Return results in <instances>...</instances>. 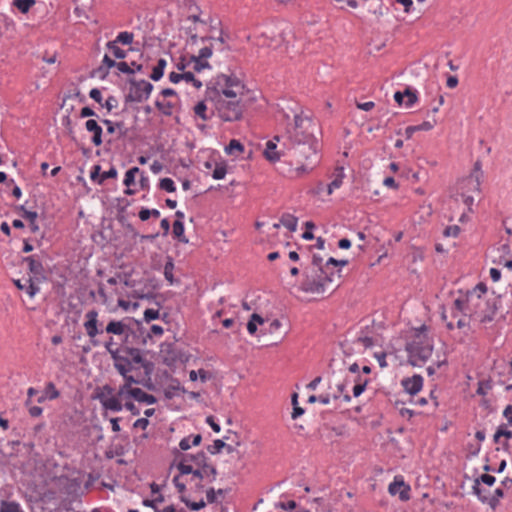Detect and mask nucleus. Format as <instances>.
I'll list each match as a JSON object with an SVG mask.
<instances>
[{"label":"nucleus","instance_id":"nucleus-1","mask_svg":"<svg viewBox=\"0 0 512 512\" xmlns=\"http://www.w3.org/2000/svg\"><path fill=\"white\" fill-rule=\"evenodd\" d=\"M313 121L309 116H303L302 112L294 113V125L287 129L291 146L287 154L297 162H309L317 165L320 162V143L309 131Z\"/></svg>","mask_w":512,"mask_h":512},{"label":"nucleus","instance_id":"nucleus-2","mask_svg":"<svg viewBox=\"0 0 512 512\" xmlns=\"http://www.w3.org/2000/svg\"><path fill=\"white\" fill-rule=\"evenodd\" d=\"M129 329L127 330L122 345L125 355L140 367L145 369L146 374H150L152 370V363L145 357L142 348L151 339V334L146 331L141 321L134 319L130 322Z\"/></svg>","mask_w":512,"mask_h":512},{"label":"nucleus","instance_id":"nucleus-3","mask_svg":"<svg viewBox=\"0 0 512 512\" xmlns=\"http://www.w3.org/2000/svg\"><path fill=\"white\" fill-rule=\"evenodd\" d=\"M434 340L428 335V327L423 324L413 329L412 338L405 345L408 362L414 367L423 366L432 356Z\"/></svg>","mask_w":512,"mask_h":512},{"label":"nucleus","instance_id":"nucleus-4","mask_svg":"<svg viewBox=\"0 0 512 512\" xmlns=\"http://www.w3.org/2000/svg\"><path fill=\"white\" fill-rule=\"evenodd\" d=\"M244 84L235 75L219 74L212 78L206 88V100L235 98L242 94Z\"/></svg>","mask_w":512,"mask_h":512},{"label":"nucleus","instance_id":"nucleus-5","mask_svg":"<svg viewBox=\"0 0 512 512\" xmlns=\"http://www.w3.org/2000/svg\"><path fill=\"white\" fill-rule=\"evenodd\" d=\"M335 272L320 268H305L300 289L306 293L322 294L334 281Z\"/></svg>","mask_w":512,"mask_h":512},{"label":"nucleus","instance_id":"nucleus-6","mask_svg":"<svg viewBox=\"0 0 512 512\" xmlns=\"http://www.w3.org/2000/svg\"><path fill=\"white\" fill-rule=\"evenodd\" d=\"M219 118L224 122H235L242 119L245 104L241 98L216 99L212 102Z\"/></svg>","mask_w":512,"mask_h":512},{"label":"nucleus","instance_id":"nucleus-7","mask_svg":"<svg viewBox=\"0 0 512 512\" xmlns=\"http://www.w3.org/2000/svg\"><path fill=\"white\" fill-rule=\"evenodd\" d=\"M128 83L129 93L125 96V102L141 103L150 97L153 90V85L150 82L144 79L137 80L135 78H130Z\"/></svg>","mask_w":512,"mask_h":512},{"label":"nucleus","instance_id":"nucleus-8","mask_svg":"<svg viewBox=\"0 0 512 512\" xmlns=\"http://www.w3.org/2000/svg\"><path fill=\"white\" fill-rule=\"evenodd\" d=\"M113 395L114 389L110 385H105L103 386L101 393L97 395V398L104 409L119 412L123 409V404L120 402L118 397H113Z\"/></svg>","mask_w":512,"mask_h":512},{"label":"nucleus","instance_id":"nucleus-9","mask_svg":"<svg viewBox=\"0 0 512 512\" xmlns=\"http://www.w3.org/2000/svg\"><path fill=\"white\" fill-rule=\"evenodd\" d=\"M22 262L28 264V270L32 274L31 278H34L37 282L46 279V271L41 256L37 254L26 256L23 257Z\"/></svg>","mask_w":512,"mask_h":512},{"label":"nucleus","instance_id":"nucleus-10","mask_svg":"<svg viewBox=\"0 0 512 512\" xmlns=\"http://www.w3.org/2000/svg\"><path fill=\"white\" fill-rule=\"evenodd\" d=\"M86 321L83 326L87 335L90 337L93 346H99L100 342L95 338L102 330L98 329V312L95 309L89 310L85 314Z\"/></svg>","mask_w":512,"mask_h":512},{"label":"nucleus","instance_id":"nucleus-11","mask_svg":"<svg viewBox=\"0 0 512 512\" xmlns=\"http://www.w3.org/2000/svg\"><path fill=\"white\" fill-rule=\"evenodd\" d=\"M136 363L132 361L131 359L126 358L123 360V362H120V365L123 367V371L119 366H114V368L117 370V372L123 377L124 384L123 386H128V389H134L132 387V384H142V380L134 377L133 375L129 374L133 370H136L137 368L134 366Z\"/></svg>","mask_w":512,"mask_h":512},{"label":"nucleus","instance_id":"nucleus-12","mask_svg":"<svg viewBox=\"0 0 512 512\" xmlns=\"http://www.w3.org/2000/svg\"><path fill=\"white\" fill-rule=\"evenodd\" d=\"M410 491V486L405 483L402 476H395L388 486V492L392 496L399 495L401 501H408L410 499Z\"/></svg>","mask_w":512,"mask_h":512},{"label":"nucleus","instance_id":"nucleus-13","mask_svg":"<svg viewBox=\"0 0 512 512\" xmlns=\"http://www.w3.org/2000/svg\"><path fill=\"white\" fill-rule=\"evenodd\" d=\"M105 348L107 352L110 354L111 359L113 360V366H119V369L121 368L122 371L124 370L122 365H120V362H123L127 357L124 353L123 345L122 343L117 346V344L114 342L113 337H110L108 341L105 342Z\"/></svg>","mask_w":512,"mask_h":512},{"label":"nucleus","instance_id":"nucleus-14","mask_svg":"<svg viewBox=\"0 0 512 512\" xmlns=\"http://www.w3.org/2000/svg\"><path fill=\"white\" fill-rule=\"evenodd\" d=\"M300 165L296 168H293L292 166L289 167H279V171L282 175L285 177H288L290 179H297L300 178L303 174L310 173L316 165L310 164L309 162L302 161L299 162Z\"/></svg>","mask_w":512,"mask_h":512},{"label":"nucleus","instance_id":"nucleus-15","mask_svg":"<svg viewBox=\"0 0 512 512\" xmlns=\"http://www.w3.org/2000/svg\"><path fill=\"white\" fill-rule=\"evenodd\" d=\"M134 318L125 317L122 320L116 321L111 320L105 328V331L109 334H114L117 336H125L127 330L129 329L130 322H133Z\"/></svg>","mask_w":512,"mask_h":512},{"label":"nucleus","instance_id":"nucleus-16","mask_svg":"<svg viewBox=\"0 0 512 512\" xmlns=\"http://www.w3.org/2000/svg\"><path fill=\"white\" fill-rule=\"evenodd\" d=\"M280 137L275 136L272 140L267 141L266 147L264 149V157L271 163H275L280 160L281 156H285L286 153H284L281 150H278L277 148V141H279Z\"/></svg>","mask_w":512,"mask_h":512},{"label":"nucleus","instance_id":"nucleus-17","mask_svg":"<svg viewBox=\"0 0 512 512\" xmlns=\"http://www.w3.org/2000/svg\"><path fill=\"white\" fill-rule=\"evenodd\" d=\"M496 481V478L490 474H482L480 477L476 478L474 480V484L472 486V490H473V493L475 495H477L478 499L482 502V503H485L488 501V497H486L485 495L482 494V490L480 488V484L483 483L485 485H488V486H492L494 485Z\"/></svg>","mask_w":512,"mask_h":512},{"label":"nucleus","instance_id":"nucleus-18","mask_svg":"<svg viewBox=\"0 0 512 512\" xmlns=\"http://www.w3.org/2000/svg\"><path fill=\"white\" fill-rule=\"evenodd\" d=\"M401 385L410 395H416L423 387V377L415 374L412 377L402 379Z\"/></svg>","mask_w":512,"mask_h":512},{"label":"nucleus","instance_id":"nucleus-19","mask_svg":"<svg viewBox=\"0 0 512 512\" xmlns=\"http://www.w3.org/2000/svg\"><path fill=\"white\" fill-rule=\"evenodd\" d=\"M85 128L88 132L92 133L91 142L94 144V146H101L103 143V130L98 122L95 119H88L85 122Z\"/></svg>","mask_w":512,"mask_h":512},{"label":"nucleus","instance_id":"nucleus-20","mask_svg":"<svg viewBox=\"0 0 512 512\" xmlns=\"http://www.w3.org/2000/svg\"><path fill=\"white\" fill-rule=\"evenodd\" d=\"M482 176L481 172V162L476 161L474 164L473 172L470 174V176L466 179V182L469 186L470 191H480V185L481 181L480 178Z\"/></svg>","mask_w":512,"mask_h":512},{"label":"nucleus","instance_id":"nucleus-21","mask_svg":"<svg viewBox=\"0 0 512 512\" xmlns=\"http://www.w3.org/2000/svg\"><path fill=\"white\" fill-rule=\"evenodd\" d=\"M344 178V168L341 166L336 167L333 173V180L327 185V194L331 195L335 189L340 188L343 184Z\"/></svg>","mask_w":512,"mask_h":512},{"label":"nucleus","instance_id":"nucleus-22","mask_svg":"<svg viewBox=\"0 0 512 512\" xmlns=\"http://www.w3.org/2000/svg\"><path fill=\"white\" fill-rule=\"evenodd\" d=\"M60 396V392L57 390L53 382H48L45 385L44 391L37 398V403H43L46 400H55Z\"/></svg>","mask_w":512,"mask_h":512},{"label":"nucleus","instance_id":"nucleus-23","mask_svg":"<svg viewBox=\"0 0 512 512\" xmlns=\"http://www.w3.org/2000/svg\"><path fill=\"white\" fill-rule=\"evenodd\" d=\"M131 392V398L134 400L140 402V403H146L148 405L155 404L157 402V398L152 395L144 392L140 388H134Z\"/></svg>","mask_w":512,"mask_h":512},{"label":"nucleus","instance_id":"nucleus-24","mask_svg":"<svg viewBox=\"0 0 512 512\" xmlns=\"http://www.w3.org/2000/svg\"><path fill=\"white\" fill-rule=\"evenodd\" d=\"M101 122L106 125L109 134L115 133L116 130H119V137H124L127 134L128 129L123 121L114 122L109 119H101Z\"/></svg>","mask_w":512,"mask_h":512},{"label":"nucleus","instance_id":"nucleus-25","mask_svg":"<svg viewBox=\"0 0 512 512\" xmlns=\"http://www.w3.org/2000/svg\"><path fill=\"white\" fill-rule=\"evenodd\" d=\"M15 31V22L6 14L0 13V35L9 36Z\"/></svg>","mask_w":512,"mask_h":512},{"label":"nucleus","instance_id":"nucleus-26","mask_svg":"<svg viewBox=\"0 0 512 512\" xmlns=\"http://www.w3.org/2000/svg\"><path fill=\"white\" fill-rule=\"evenodd\" d=\"M280 225L286 227L290 232H294L297 229L298 218L292 214L285 213L280 218V224H274L275 228H279Z\"/></svg>","mask_w":512,"mask_h":512},{"label":"nucleus","instance_id":"nucleus-27","mask_svg":"<svg viewBox=\"0 0 512 512\" xmlns=\"http://www.w3.org/2000/svg\"><path fill=\"white\" fill-rule=\"evenodd\" d=\"M116 61L109 57L107 54L104 55L101 65L97 68L96 73L100 75L101 79H105L109 74V69L115 67Z\"/></svg>","mask_w":512,"mask_h":512},{"label":"nucleus","instance_id":"nucleus-28","mask_svg":"<svg viewBox=\"0 0 512 512\" xmlns=\"http://www.w3.org/2000/svg\"><path fill=\"white\" fill-rule=\"evenodd\" d=\"M183 460L188 461L189 463H194L197 467L201 468V466H206L207 456L203 451H199L196 454H181Z\"/></svg>","mask_w":512,"mask_h":512},{"label":"nucleus","instance_id":"nucleus-29","mask_svg":"<svg viewBox=\"0 0 512 512\" xmlns=\"http://www.w3.org/2000/svg\"><path fill=\"white\" fill-rule=\"evenodd\" d=\"M172 234L173 237L181 243L187 244L189 242L188 238L185 236V228L183 221H174Z\"/></svg>","mask_w":512,"mask_h":512},{"label":"nucleus","instance_id":"nucleus-30","mask_svg":"<svg viewBox=\"0 0 512 512\" xmlns=\"http://www.w3.org/2000/svg\"><path fill=\"white\" fill-rule=\"evenodd\" d=\"M474 300V293H467L465 297L455 299L454 306L458 312L466 313L469 310L468 304Z\"/></svg>","mask_w":512,"mask_h":512},{"label":"nucleus","instance_id":"nucleus-31","mask_svg":"<svg viewBox=\"0 0 512 512\" xmlns=\"http://www.w3.org/2000/svg\"><path fill=\"white\" fill-rule=\"evenodd\" d=\"M179 392L186 393V389L180 385L178 380H173L164 391L167 399H172L179 394Z\"/></svg>","mask_w":512,"mask_h":512},{"label":"nucleus","instance_id":"nucleus-32","mask_svg":"<svg viewBox=\"0 0 512 512\" xmlns=\"http://www.w3.org/2000/svg\"><path fill=\"white\" fill-rule=\"evenodd\" d=\"M225 152L231 156H238L244 152V145L237 139H232L225 147Z\"/></svg>","mask_w":512,"mask_h":512},{"label":"nucleus","instance_id":"nucleus-33","mask_svg":"<svg viewBox=\"0 0 512 512\" xmlns=\"http://www.w3.org/2000/svg\"><path fill=\"white\" fill-rule=\"evenodd\" d=\"M106 48L113 54V56L117 59H124L127 57V51L119 47V44L114 41H108L106 43Z\"/></svg>","mask_w":512,"mask_h":512},{"label":"nucleus","instance_id":"nucleus-34","mask_svg":"<svg viewBox=\"0 0 512 512\" xmlns=\"http://www.w3.org/2000/svg\"><path fill=\"white\" fill-rule=\"evenodd\" d=\"M485 304L488 306V312H486L480 319V322L487 323L491 322L494 319V316L497 311V301L493 299L492 303L486 301Z\"/></svg>","mask_w":512,"mask_h":512},{"label":"nucleus","instance_id":"nucleus-35","mask_svg":"<svg viewBox=\"0 0 512 512\" xmlns=\"http://www.w3.org/2000/svg\"><path fill=\"white\" fill-rule=\"evenodd\" d=\"M35 3V0H12V6L16 7L23 14L28 13Z\"/></svg>","mask_w":512,"mask_h":512},{"label":"nucleus","instance_id":"nucleus-36","mask_svg":"<svg viewBox=\"0 0 512 512\" xmlns=\"http://www.w3.org/2000/svg\"><path fill=\"white\" fill-rule=\"evenodd\" d=\"M0 512H24L20 504L16 501H5L0 502Z\"/></svg>","mask_w":512,"mask_h":512},{"label":"nucleus","instance_id":"nucleus-37","mask_svg":"<svg viewBox=\"0 0 512 512\" xmlns=\"http://www.w3.org/2000/svg\"><path fill=\"white\" fill-rule=\"evenodd\" d=\"M22 217L29 221L30 230L36 233L39 230V225L36 223L38 213L36 211H24Z\"/></svg>","mask_w":512,"mask_h":512},{"label":"nucleus","instance_id":"nucleus-38","mask_svg":"<svg viewBox=\"0 0 512 512\" xmlns=\"http://www.w3.org/2000/svg\"><path fill=\"white\" fill-rule=\"evenodd\" d=\"M405 103L404 106L406 108H411L418 101V94L415 89L407 87L405 89Z\"/></svg>","mask_w":512,"mask_h":512},{"label":"nucleus","instance_id":"nucleus-39","mask_svg":"<svg viewBox=\"0 0 512 512\" xmlns=\"http://www.w3.org/2000/svg\"><path fill=\"white\" fill-rule=\"evenodd\" d=\"M263 322H264V320L260 315L253 313L251 315L250 320L247 323V330H248L249 334L254 335L257 331V325L263 324Z\"/></svg>","mask_w":512,"mask_h":512},{"label":"nucleus","instance_id":"nucleus-40","mask_svg":"<svg viewBox=\"0 0 512 512\" xmlns=\"http://www.w3.org/2000/svg\"><path fill=\"white\" fill-rule=\"evenodd\" d=\"M114 41L122 45H131L134 41V34L129 31L119 32Z\"/></svg>","mask_w":512,"mask_h":512},{"label":"nucleus","instance_id":"nucleus-41","mask_svg":"<svg viewBox=\"0 0 512 512\" xmlns=\"http://www.w3.org/2000/svg\"><path fill=\"white\" fill-rule=\"evenodd\" d=\"M201 42L202 43H205L209 40H214L216 42V49L219 50V51H224L226 48H228L226 46V41L223 37V31L220 32V36L217 37V38H214V37H211V36H204V37H201Z\"/></svg>","mask_w":512,"mask_h":512},{"label":"nucleus","instance_id":"nucleus-42","mask_svg":"<svg viewBox=\"0 0 512 512\" xmlns=\"http://www.w3.org/2000/svg\"><path fill=\"white\" fill-rule=\"evenodd\" d=\"M138 173H140V169L138 167H136V166L130 168L129 170H127V172L125 173L123 184L126 187H131L132 185H134L135 184V177H136V175Z\"/></svg>","mask_w":512,"mask_h":512},{"label":"nucleus","instance_id":"nucleus-43","mask_svg":"<svg viewBox=\"0 0 512 512\" xmlns=\"http://www.w3.org/2000/svg\"><path fill=\"white\" fill-rule=\"evenodd\" d=\"M159 189L166 191L168 193H173L176 191V185L174 181L171 178H162L159 180L158 183Z\"/></svg>","mask_w":512,"mask_h":512},{"label":"nucleus","instance_id":"nucleus-44","mask_svg":"<svg viewBox=\"0 0 512 512\" xmlns=\"http://www.w3.org/2000/svg\"><path fill=\"white\" fill-rule=\"evenodd\" d=\"M492 380L491 379H483L478 382V387L476 390V394L480 396H485L489 390L492 389Z\"/></svg>","mask_w":512,"mask_h":512},{"label":"nucleus","instance_id":"nucleus-45","mask_svg":"<svg viewBox=\"0 0 512 512\" xmlns=\"http://www.w3.org/2000/svg\"><path fill=\"white\" fill-rule=\"evenodd\" d=\"M194 113L204 121L210 119V116L207 114V106L205 101H200L195 105Z\"/></svg>","mask_w":512,"mask_h":512},{"label":"nucleus","instance_id":"nucleus-46","mask_svg":"<svg viewBox=\"0 0 512 512\" xmlns=\"http://www.w3.org/2000/svg\"><path fill=\"white\" fill-rule=\"evenodd\" d=\"M164 502V496L162 494H159L154 499H144L142 501V504L146 507H150L154 510V512H160V509L158 508V504Z\"/></svg>","mask_w":512,"mask_h":512},{"label":"nucleus","instance_id":"nucleus-47","mask_svg":"<svg viewBox=\"0 0 512 512\" xmlns=\"http://www.w3.org/2000/svg\"><path fill=\"white\" fill-rule=\"evenodd\" d=\"M191 61L194 62V70L198 73L203 71L204 69L211 68V65L207 61V59H202V58L199 59V57L192 56Z\"/></svg>","mask_w":512,"mask_h":512},{"label":"nucleus","instance_id":"nucleus-48","mask_svg":"<svg viewBox=\"0 0 512 512\" xmlns=\"http://www.w3.org/2000/svg\"><path fill=\"white\" fill-rule=\"evenodd\" d=\"M181 501L185 503V505L193 511H199L200 509L206 506V503L203 499L198 502H193L187 499L185 496L180 497Z\"/></svg>","mask_w":512,"mask_h":512},{"label":"nucleus","instance_id":"nucleus-49","mask_svg":"<svg viewBox=\"0 0 512 512\" xmlns=\"http://www.w3.org/2000/svg\"><path fill=\"white\" fill-rule=\"evenodd\" d=\"M155 106L161 111L164 115L170 116L172 115L173 104L170 101L162 102L160 100L155 101Z\"/></svg>","mask_w":512,"mask_h":512},{"label":"nucleus","instance_id":"nucleus-50","mask_svg":"<svg viewBox=\"0 0 512 512\" xmlns=\"http://www.w3.org/2000/svg\"><path fill=\"white\" fill-rule=\"evenodd\" d=\"M35 282L37 281L34 278L27 280L28 285H26L25 291L30 298H33L40 291V287Z\"/></svg>","mask_w":512,"mask_h":512},{"label":"nucleus","instance_id":"nucleus-51","mask_svg":"<svg viewBox=\"0 0 512 512\" xmlns=\"http://www.w3.org/2000/svg\"><path fill=\"white\" fill-rule=\"evenodd\" d=\"M25 407L28 408L29 415L33 418L39 417L42 415L43 409L40 406L32 405L31 399H27L25 401Z\"/></svg>","mask_w":512,"mask_h":512},{"label":"nucleus","instance_id":"nucleus-52","mask_svg":"<svg viewBox=\"0 0 512 512\" xmlns=\"http://www.w3.org/2000/svg\"><path fill=\"white\" fill-rule=\"evenodd\" d=\"M227 167L224 163L216 164L213 170L212 177L215 180H221L226 176Z\"/></svg>","mask_w":512,"mask_h":512},{"label":"nucleus","instance_id":"nucleus-53","mask_svg":"<svg viewBox=\"0 0 512 512\" xmlns=\"http://www.w3.org/2000/svg\"><path fill=\"white\" fill-rule=\"evenodd\" d=\"M177 469L179 470L181 475L191 474L193 472V466L186 460H183L181 456V460L177 464Z\"/></svg>","mask_w":512,"mask_h":512},{"label":"nucleus","instance_id":"nucleus-54","mask_svg":"<svg viewBox=\"0 0 512 512\" xmlns=\"http://www.w3.org/2000/svg\"><path fill=\"white\" fill-rule=\"evenodd\" d=\"M224 446H225V442L222 439H216V440H214L212 445H209L207 447V451L210 454L215 455V454L220 453L221 450L224 449Z\"/></svg>","mask_w":512,"mask_h":512},{"label":"nucleus","instance_id":"nucleus-55","mask_svg":"<svg viewBox=\"0 0 512 512\" xmlns=\"http://www.w3.org/2000/svg\"><path fill=\"white\" fill-rule=\"evenodd\" d=\"M117 175H118L117 169L114 166H111L108 171H105L101 174L100 178L98 179V184L102 185L106 179H110V178L115 179V178H117Z\"/></svg>","mask_w":512,"mask_h":512},{"label":"nucleus","instance_id":"nucleus-56","mask_svg":"<svg viewBox=\"0 0 512 512\" xmlns=\"http://www.w3.org/2000/svg\"><path fill=\"white\" fill-rule=\"evenodd\" d=\"M173 270H174V264L169 261L165 264L164 266V276H165V279L170 283V284H173L174 283V275H173Z\"/></svg>","mask_w":512,"mask_h":512},{"label":"nucleus","instance_id":"nucleus-57","mask_svg":"<svg viewBox=\"0 0 512 512\" xmlns=\"http://www.w3.org/2000/svg\"><path fill=\"white\" fill-rule=\"evenodd\" d=\"M115 67H116V68H117L121 73H124V74L131 75V74H134V73H135V70L130 66V64H128V63H127V62H125V61L116 62Z\"/></svg>","mask_w":512,"mask_h":512},{"label":"nucleus","instance_id":"nucleus-58","mask_svg":"<svg viewBox=\"0 0 512 512\" xmlns=\"http://www.w3.org/2000/svg\"><path fill=\"white\" fill-rule=\"evenodd\" d=\"M503 497V490L501 488H497L494 491V495L491 498H488V501L486 503H488L491 507H495L498 504L499 499Z\"/></svg>","mask_w":512,"mask_h":512},{"label":"nucleus","instance_id":"nucleus-59","mask_svg":"<svg viewBox=\"0 0 512 512\" xmlns=\"http://www.w3.org/2000/svg\"><path fill=\"white\" fill-rule=\"evenodd\" d=\"M184 81L190 82L193 84L194 87L197 89L202 87V82L195 78L194 74L192 72H184Z\"/></svg>","mask_w":512,"mask_h":512},{"label":"nucleus","instance_id":"nucleus-60","mask_svg":"<svg viewBox=\"0 0 512 512\" xmlns=\"http://www.w3.org/2000/svg\"><path fill=\"white\" fill-rule=\"evenodd\" d=\"M117 105H118V100H117V98H116L115 96H113V95H110V96L106 99L105 103H104V104H103V103L101 104V106L105 107V108L107 109V111H108V112H110L112 109L116 108V107H117Z\"/></svg>","mask_w":512,"mask_h":512},{"label":"nucleus","instance_id":"nucleus-61","mask_svg":"<svg viewBox=\"0 0 512 512\" xmlns=\"http://www.w3.org/2000/svg\"><path fill=\"white\" fill-rule=\"evenodd\" d=\"M132 389H128V386L121 385L115 395L113 397H118V399L121 401V399H125L127 397H131V391Z\"/></svg>","mask_w":512,"mask_h":512},{"label":"nucleus","instance_id":"nucleus-62","mask_svg":"<svg viewBox=\"0 0 512 512\" xmlns=\"http://www.w3.org/2000/svg\"><path fill=\"white\" fill-rule=\"evenodd\" d=\"M460 233V228L457 225H451L444 229L443 235L446 237H457Z\"/></svg>","mask_w":512,"mask_h":512},{"label":"nucleus","instance_id":"nucleus-63","mask_svg":"<svg viewBox=\"0 0 512 512\" xmlns=\"http://www.w3.org/2000/svg\"><path fill=\"white\" fill-rule=\"evenodd\" d=\"M367 383V379H365L363 382L359 381L358 383H356V385L353 387L354 397H359L365 391Z\"/></svg>","mask_w":512,"mask_h":512},{"label":"nucleus","instance_id":"nucleus-64","mask_svg":"<svg viewBox=\"0 0 512 512\" xmlns=\"http://www.w3.org/2000/svg\"><path fill=\"white\" fill-rule=\"evenodd\" d=\"M159 318V311L155 309H146L144 312V320L151 322Z\"/></svg>","mask_w":512,"mask_h":512}]
</instances>
